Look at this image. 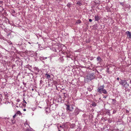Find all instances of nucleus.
Segmentation results:
<instances>
[{
    "label": "nucleus",
    "mask_w": 131,
    "mask_h": 131,
    "mask_svg": "<svg viewBox=\"0 0 131 131\" xmlns=\"http://www.w3.org/2000/svg\"><path fill=\"white\" fill-rule=\"evenodd\" d=\"M104 85L100 86L99 87L97 90V92L101 94L102 93L104 94H107V92L105 89H104Z\"/></svg>",
    "instance_id": "f257e3e1"
},
{
    "label": "nucleus",
    "mask_w": 131,
    "mask_h": 131,
    "mask_svg": "<svg viewBox=\"0 0 131 131\" xmlns=\"http://www.w3.org/2000/svg\"><path fill=\"white\" fill-rule=\"evenodd\" d=\"M120 81L119 82L120 84L122 85L124 88H128L129 84L127 82L126 80H122L121 79H120Z\"/></svg>",
    "instance_id": "f03ea898"
},
{
    "label": "nucleus",
    "mask_w": 131,
    "mask_h": 131,
    "mask_svg": "<svg viewBox=\"0 0 131 131\" xmlns=\"http://www.w3.org/2000/svg\"><path fill=\"white\" fill-rule=\"evenodd\" d=\"M79 113V111L78 109L76 108L74 111V113L75 115H78Z\"/></svg>",
    "instance_id": "7ed1b4c3"
},
{
    "label": "nucleus",
    "mask_w": 131,
    "mask_h": 131,
    "mask_svg": "<svg viewBox=\"0 0 131 131\" xmlns=\"http://www.w3.org/2000/svg\"><path fill=\"white\" fill-rule=\"evenodd\" d=\"M126 33L127 34V36L129 38L131 39V33L129 31H127Z\"/></svg>",
    "instance_id": "20e7f679"
},
{
    "label": "nucleus",
    "mask_w": 131,
    "mask_h": 131,
    "mask_svg": "<svg viewBox=\"0 0 131 131\" xmlns=\"http://www.w3.org/2000/svg\"><path fill=\"white\" fill-rule=\"evenodd\" d=\"M66 110L67 111H69L70 112H72V110L70 107V105H66Z\"/></svg>",
    "instance_id": "39448f33"
},
{
    "label": "nucleus",
    "mask_w": 131,
    "mask_h": 131,
    "mask_svg": "<svg viewBox=\"0 0 131 131\" xmlns=\"http://www.w3.org/2000/svg\"><path fill=\"white\" fill-rule=\"evenodd\" d=\"M34 69L35 71L37 72L36 73L39 72L40 71V70L38 68L36 67L34 68Z\"/></svg>",
    "instance_id": "423d86ee"
},
{
    "label": "nucleus",
    "mask_w": 131,
    "mask_h": 131,
    "mask_svg": "<svg viewBox=\"0 0 131 131\" xmlns=\"http://www.w3.org/2000/svg\"><path fill=\"white\" fill-rule=\"evenodd\" d=\"M100 19V18L98 15H96L95 17V20L96 21L99 20Z\"/></svg>",
    "instance_id": "0eeeda50"
},
{
    "label": "nucleus",
    "mask_w": 131,
    "mask_h": 131,
    "mask_svg": "<svg viewBox=\"0 0 131 131\" xmlns=\"http://www.w3.org/2000/svg\"><path fill=\"white\" fill-rule=\"evenodd\" d=\"M97 61H98V62L100 63L101 62L102 59L100 57H98L97 58Z\"/></svg>",
    "instance_id": "6e6552de"
},
{
    "label": "nucleus",
    "mask_w": 131,
    "mask_h": 131,
    "mask_svg": "<svg viewBox=\"0 0 131 131\" xmlns=\"http://www.w3.org/2000/svg\"><path fill=\"white\" fill-rule=\"evenodd\" d=\"M60 127L61 128H66V124H64L62 125H60Z\"/></svg>",
    "instance_id": "1a4fd4ad"
},
{
    "label": "nucleus",
    "mask_w": 131,
    "mask_h": 131,
    "mask_svg": "<svg viewBox=\"0 0 131 131\" xmlns=\"http://www.w3.org/2000/svg\"><path fill=\"white\" fill-rule=\"evenodd\" d=\"M45 75L46 76V78L47 79H49L51 77L50 75L48 74L47 73L45 74Z\"/></svg>",
    "instance_id": "9d476101"
},
{
    "label": "nucleus",
    "mask_w": 131,
    "mask_h": 131,
    "mask_svg": "<svg viewBox=\"0 0 131 131\" xmlns=\"http://www.w3.org/2000/svg\"><path fill=\"white\" fill-rule=\"evenodd\" d=\"M75 126V124H72L71 125L70 127L71 128H73Z\"/></svg>",
    "instance_id": "9b49d317"
},
{
    "label": "nucleus",
    "mask_w": 131,
    "mask_h": 131,
    "mask_svg": "<svg viewBox=\"0 0 131 131\" xmlns=\"http://www.w3.org/2000/svg\"><path fill=\"white\" fill-rule=\"evenodd\" d=\"M81 23V21L80 20H78L76 22V24H79Z\"/></svg>",
    "instance_id": "f8f14e48"
},
{
    "label": "nucleus",
    "mask_w": 131,
    "mask_h": 131,
    "mask_svg": "<svg viewBox=\"0 0 131 131\" xmlns=\"http://www.w3.org/2000/svg\"><path fill=\"white\" fill-rule=\"evenodd\" d=\"M16 115L18 114L20 115L21 114V113L19 111H17V112L16 113Z\"/></svg>",
    "instance_id": "ddd939ff"
},
{
    "label": "nucleus",
    "mask_w": 131,
    "mask_h": 131,
    "mask_svg": "<svg viewBox=\"0 0 131 131\" xmlns=\"http://www.w3.org/2000/svg\"><path fill=\"white\" fill-rule=\"evenodd\" d=\"M71 5V3H69L67 5V6L68 7H70V6Z\"/></svg>",
    "instance_id": "4468645a"
},
{
    "label": "nucleus",
    "mask_w": 131,
    "mask_h": 131,
    "mask_svg": "<svg viewBox=\"0 0 131 131\" xmlns=\"http://www.w3.org/2000/svg\"><path fill=\"white\" fill-rule=\"evenodd\" d=\"M77 4H78L79 5H81V3H80V2L78 1L77 3Z\"/></svg>",
    "instance_id": "2eb2a0df"
},
{
    "label": "nucleus",
    "mask_w": 131,
    "mask_h": 131,
    "mask_svg": "<svg viewBox=\"0 0 131 131\" xmlns=\"http://www.w3.org/2000/svg\"><path fill=\"white\" fill-rule=\"evenodd\" d=\"M109 68H107L106 69L107 72L108 73H109Z\"/></svg>",
    "instance_id": "dca6fc26"
},
{
    "label": "nucleus",
    "mask_w": 131,
    "mask_h": 131,
    "mask_svg": "<svg viewBox=\"0 0 131 131\" xmlns=\"http://www.w3.org/2000/svg\"><path fill=\"white\" fill-rule=\"evenodd\" d=\"M93 76V75H90V77H92V78H91V79H93L94 78V76ZM90 78H91V77H90Z\"/></svg>",
    "instance_id": "f3484780"
},
{
    "label": "nucleus",
    "mask_w": 131,
    "mask_h": 131,
    "mask_svg": "<svg viewBox=\"0 0 131 131\" xmlns=\"http://www.w3.org/2000/svg\"><path fill=\"white\" fill-rule=\"evenodd\" d=\"M71 110H72V111L74 109V107L72 106H71Z\"/></svg>",
    "instance_id": "a211bd4d"
},
{
    "label": "nucleus",
    "mask_w": 131,
    "mask_h": 131,
    "mask_svg": "<svg viewBox=\"0 0 131 131\" xmlns=\"http://www.w3.org/2000/svg\"><path fill=\"white\" fill-rule=\"evenodd\" d=\"M120 4L121 5H122L123 6L124 5V3H123L121 2V3H120Z\"/></svg>",
    "instance_id": "6ab92c4d"
},
{
    "label": "nucleus",
    "mask_w": 131,
    "mask_h": 131,
    "mask_svg": "<svg viewBox=\"0 0 131 131\" xmlns=\"http://www.w3.org/2000/svg\"><path fill=\"white\" fill-rule=\"evenodd\" d=\"M16 115H17L16 114H15L14 116H13V118H14L15 117V116H16Z\"/></svg>",
    "instance_id": "aec40b11"
},
{
    "label": "nucleus",
    "mask_w": 131,
    "mask_h": 131,
    "mask_svg": "<svg viewBox=\"0 0 131 131\" xmlns=\"http://www.w3.org/2000/svg\"><path fill=\"white\" fill-rule=\"evenodd\" d=\"M23 85H24L25 86L26 85V83H25L24 82H23Z\"/></svg>",
    "instance_id": "412c9836"
},
{
    "label": "nucleus",
    "mask_w": 131,
    "mask_h": 131,
    "mask_svg": "<svg viewBox=\"0 0 131 131\" xmlns=\"http://www.w3.org/2000/svg\"><path fill=\"white\" fill-rule=\"evenodd\" d=\"M89 21L90 22H91L92 21V20L91 19H89Z\"/></svg>",
    "instance_id": "4be33fe9"
},
{
    "label": "nucleus",
    "mask_w": 131,
    "mask_h": 131,
    "mask_svg": "<svg viewBox=\"0 0 131 131\" xmlns=\"http://www.w3.org/2000/svg\"><path fill=\"white\" fill-rule=\"evenodd\" d=\"M23 101H24V102L25 103H27V102L25 101V100H24V99H23Z\"/></svg>",
    "instance_id": "5701e85b"
},
{
    "label": "nucleus",
    "mask_w": 131,
    "mask_h": 131,
    "mask_svg": "<svg viewBox=\"0 0 131 131\" xmlns=\"http://www.w3.org/2000/svg\"><path fill=\"white\" fill-rule=\"evenodd\" d=\"M20 101V100L19 99H17L16 101L18 102H19Z\"/></svg>",
    "instance_id": "b1692460"
},
{
    "label": "nucleus",
    "mask_w": 131,
    "mask_h": 131,
    "mask_svg": "<svg viewBox=\"0 0 131 131\" xmlns=\"http://www.w3.org/2000/svg\"><path fill=\"white\" fill-rule=\"evenodd\" d=\"M107 97V96H105L103 97V98H104L105 99V98H106Z\"/></svg>",
    "instance_id": "393cba45"
},
{
    "label": "nucleus",
    "mask_w": 131,
    "mask_h": 131,
    "mask_svg": "<svg viewBox=\"0 0 131 131\" xmlns=\"http://www.w3.org/2000/svg\"><path fill=\"white\" fill-rule=\"evenodd\" d=\"M112 101H115V99H112Z\"/></svg>",
    "instance_id": "a878e982"
},
{
    "label": "nucleus",
    "mask_w": 131,
    "mask_h": 131,
    "mask_svg": "<svg viewBox=\"0 0 131 131\" xmlns=\"http://www.w3.org/2000/svg\"><path fill=\"white\" fill-rule=\"evenodd\" d=\"M88 90L90 91H91V89L90 88H89L88 89Z\"/></svg>",
    "instance_id": "bb28decb"
},
{
    "label": "nucleus",
    "mask_w": 131,
    "mask_h": 131,
    "mask_svg": "<svg viewBox=\"0 0 131 131\" xmlns=\"http://www.w3.org/2000/svg\"><path fill=\"white\" fill-rule=\"evenodd\" d=\"M119 78L118 77L117 78V80H119Z\"/></svg>",
    "instance_id": "cd10ccee"
},
{
    "label": "nucleus",
    "mask_w": 131,
    "mask_h": 131,
    "mask_svg": "<svg viewBox=\"0 0 131 131\" xmlns=\"http://www.w3.org/2000/svg\"><path fill=\"white\" fill-rule=\"evenodd\" d=\"M42 58H42V59H43V60H44V59H45V57H43Z\"/></svg>",
    "instance_id": "c85d7f7f"
},
{
    "label": "nucleus",
    "mask_w": 131,
    "mask_h": 131,
    "mask_svg": "<svg viewBox=\"0 0 131 131\" xmlns=\"http://www.w3.org/2000/svg\"><path fill=\"white\" fill-rule=\"evenodd\" d=\"M23 110H24V111H26V109H24Z\"/></svg>",
    "instance_id": "c756f323"
},
{
    "label": "nucleus",
    "mask_w": 131,
    "mask_h": 131,
    "mask_svg": "<svg viewBox=\"0 0 131 131\" xmlns=\"http://www.w3.org/2000/svg\"><path fill=\"white\" fill-rule=\"evenodd\" d=\"M92 105L93 106H95L96 105L95 104H92Z\"/></svg>",
    "instance_id": "7c9ffc66"
},
{
    "label": "nucleus",
    "mask_w": 131,
    "mask_h": 131,
    "mask_svg": "<svg viewBox=\"0 0 131 131\" xmlns=\"http://www.w3.org/2000/svg\"><path fill=\"white\" fill-rule=\"evenodd\" d=\"M13 13H15V11H13Z\"/></svg>",
    "instance_id": "2f4dec72"
},
{
    "label": "nucleus",
    "mask_w": 131,
    "mask_h": 131,
    "mask_svg": "<svg viewBox=\"0 0 131 131\" xmlns=\"http://www.w3.org/2000/svg\"><path fill=\"white\" fill-rule=\"evenodd\" d=\"M28 43L30 44H31V43L29 42H28Z\"/></svg>",
    "instance_id": "473e14b6"
},
{
    "label": "nucleus",
    "mask_w": 131,
    "mask_h": 131,
    "mask_svg": "<svg viewBox=\"0 0 131 131\" xmlns=\"http://www.w3.org/2000/svg\"><path fill=\"white\" fill-rule=\"evenodd\" d=\"M130 83H131V79L130 80Z\"/></svg>",
    "instance_id": "72a5a7b5"
},
{
    "label": "nucleus",
    "mask_w": 131,
    "mask_h": 131,
    "mask_svg": "<svg viewBox=\"0 0 131 131\" xmlns=\"http://www.w3.org/2000/svg\"><path fill=\"white\" fill-rule=\"evenodd\" d=\"M47 57H45V59H47Z\"/></svg>",
    "instance_id": "f704fd0d"
},
{
    "label": "nucleus",
    "mask_w": 131,
    "mask_h": 131,
    "mask_svg": "<svg viewBox=\"0 0 131 131\" xmlns=\"http://www.w3.org/2000/svg\"><path fill=\"white\" fill-rule=\"evenodd\" d=\"M10 44H12V42H11Z\"/></svg>",
    "instance_id": "c9c22d12"
},
{
    "label": "nucleus",
    "mask_w": 131,
    "mask_h": 131,
    "mask_svg": "<svg viewBox=\"0 0 131 131\" xmlns=\"http://www.w3.org/2000/svg\"><path fill=\"white\" fill-rule=\"evenodd\" d=\"M32 90H34V89H32Z\"/></svg>",
    "instance_id": "e433bc0d"
},
{
    "label": "nucleus",
    "mask_w": 131,
    "mask_h": 131,
    "mask_svg": "<svg viewBox=\"0 0 131 131\" xmlns=\"http://www.w3.org/2000/svg\"><path fill=\"white\" fill-rule=\"evenodd\" d=\"M114 111L113 112V113H114Z\"/></svg>",
    "instance_id": "4c0bfd02"
}]
</instances>
